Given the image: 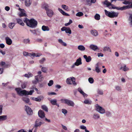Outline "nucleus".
<instances>
[{
    "label": "nucleus",
    "instance_id": "nucleus-1",
    "mask_svg": "<svg viewBox=\"0 0 132 132\" xmlns=\"http://www.w3.org/2000/svg\"><path fill=\"white\" fill-rule=\"evenodd\" d=\"M35 86L33 85L30 88V89H31V90L29 92L25 90H21V89L20 88H15V90L17 94L20 95H31L34 92V89H35Z\"/></svg>",
    "mask_w": 132,
    "mask_h": 132
},
{
    "label": "nucleus",
    "instance_id": "nucleus-2",
    "mask_svg": "<svg viewBox=\"0 0 132 132\" xmlns=\"http://www.w3.org/2000/svg\"><path fill=\"white\" fill-rule=\"evenodd\" d=\"M24 21L26 23L28 26L32 28H35L37 24V21L33 18L29 20L26 18H24Z\"/></svg>",
    "mask_w": 132,
    "mask_h": 132
},
{
    "label": "nucleus",
    "instance_id": "nucleus-3",
    "mask_svg": "<svg viewBox=\"0 0 132 132\" xmlns=\"http://www.w3.org/2000/svg\"><path fill=\"white\" fill-rule=\"evenodd\" d=\"M105 14L108 17L110 18H114L117 17L118 14V12H110L107 11L106 10H104Z\"/></svg>",
    "mask_w": 132,
    "mask_h": 132
},
{
    "label": "nucleus",
    "instance_id": "nucleus-4",
    "mask_svg": "<svg viewBox=\"0 0 132 132\" xmlns=\"http://www.w3.org/2000/svg\"><path fill=\"white\" fill-rule=\"evenodd\" d=\"M61 101L62 103H65L69 106L73 107L75 105L74 102L71 100L65 99H62Z\"/></svg>",
    "mask_w": 132,
    "mask_h": 132
},
{
    "label": "nucleus",
    "instance_id": "nucleus-5",
    "mask_svg": "<svg viewBox=\"0 0 132 132\" xmlns=\"http://www.w3.org/2000/svg\"><path fill=\"white\" fill-rule=\"evenodd\" d=\"M44 123V122L43 121V120L41 119H38L35 121L34 127L36 128L38 127H40L42 124Z\"/></svg>",
    "mask_w": 132,
    "mask_h": 132
},
{
    "label": "nucleus",
    "instance_id": "nucleus-6",
    "mask_svg": "<svg viewBox=\"0 0 132 132\" xmlns=\"http://www.w3.org/2000/svg\"><path fill=\"white\" fill-rule=\"evenodd\" d=\"M96 110L101 114H103L105 112V110L97 104L96 105Z\"/></svg>",
    "mask_w": 132,
    "mask_h": 132
},
{
    "label": "nucleus",
    "instance_id": "nucleus-7",
    "mask_svg": "<svg viewBox=\"0 0 132 132\" xmlns=\"http://www.w3.org/2000/svg\"><path fill=\"white\" fill-rule=\"evenodd\" d=\"M6 65L5 62L2 61L0 62V74L3 72V68L5 67Z\"/></svg>",
    "mask_w": 132,
    "mask_h": 132
},
{
    "label": "nucleus",
    "instance_id": "nucleus-8",
    "mask_svg": "<svg viewBox=\"0 0 132 132\" xmlns=\"http://www.w3.org/2000/svg\"><path fill=\"white\" fill-rule=\"evenodd\" d=\"M45 9L46 11V13L48 16L50 17H51L53 14V11L46 7H45Z\"/></svg>",
    "mask_w": 132,
    "mask_h": 132
},
{
    "label": "nucleus",
    "instance_id": "nucleus-9",
    "mask_svg": "<svg viewBox=\"0 0 132 132\" xmlns=\"http://www.w3.org/2000/svg\"><path fill=\"white\" fill-rule=\"evenodd\" d=\"M25 110L27 114L29 115L32 114L33 113L32 111L30 108L26 105L25 106Z\"/></svg>",
    "mask_w": 132,
    "mask_h": 132
},
{
    "label": "nucleus",
    "instance_id": "nucleus-10",
    "mask_svg": "<svg viewBox=\"0 0 132 132\" xmlns=\"http://www.w3.org/2000/svg\"><path fill=\"white\" fill-rule=\"evenodd\" d=\"M36 80H38L39 81H43L44 78L42 75H37L35 77Z\"/></svg>",
    "mask_w": 132,
    "mask_h": 132
},
{
    "label": "nucleus",
    "instance_id": "nucleus-11",
    "mask_svg": "<svg viewBox=\"0 0 132 132\" xmlns=\"http://www.w3.org/2000/svg\"><path fill=\"white\" fill-rule=\"evenodd\" d=\"M39 116L42 119H43L45 117V114L44 112L41 110H39L38 112Z\"/></svg>",
    "mask_w": 132,
    "mask_h": 132
},
{
    "label": "nucleus",
    "instance_id": "nucleus-12",
    "mask_svg": "<svg viewBox=\"0 0 132 132\" xmlns=\"http://www.w3.org/2000/svg\"><path fill=\"white\" fill-rule=\"evenodd\" d=\"M6 43L8 45H10L12 43V40L9 37H7L5 38Z\"/></svg>",
    "mask_w": 132,
    "mask_h": 132
},
{
    "label": "nucleus",
    "instance_id": "nucleus-13",
    "mask_svg": "<svg viewBox=\"0 0 132 132\" xmlns=\"http://www.w3.org/2000/svg\"><path fill=\"white\" fill-rule=\"evenodd\" d=\"M93 70L94 71V70ZM95 70L97 73H98L101 72L98 63H97L95 65Z\"/></svg>",
    "mask_w": 132,
    "mask_h": 132
},
{
    "label": "nucleus",
    "instance_id": "nucleus-14",
    "mask_svg": "<svg viewBox=\"0 0 132 132\" xmlns=\"http://www.w3.org/2000/svg\"><path fill=\"white\" fill-rule=\"evenodd\" d=\"M19 10L21 11V12L19 14V15L20 16H27L26 13L23 12L24 10L19 8Z\"/></svg>",
    "mask_w": 132,
    "mask_h": 132
},
{
    "label": "nucleus",
    "instance_id": "nucleus-15",
    "mask_svg": "<svg viewBox=\"0 0 132 132\" xmlns=\"http://www.w3.org/2000/svg\"><path fill=\"white\" fill-rule=\"evenodd\" d=\"M90 48L94 51H95L97 50L98 49V48L97 46L96 45L91 44L89 46Z\"/></svg>",
    "mask_w": 132,
    "mask_h": 132
},
{
    "label": "nucleus",
    "instance_id": "nucleus-16",
    "mask_svg": "<svg viewBox=\"0 0 132 132\" xmlns=\"http://www.w3.org/2000/svg\"><path fill=\"white\" fill-rule=\"evenodd\" d=\"M90 33L91 34L95 37L97 36L98 35V33L96 30H93L90 31Z\"/></svg>",
    "mask_w": 132,
    "mask_h": 132
},
{
    "label": "nucleus",
    "instance_id": "nucleus-17",
    "mask_svg": "<svg viewBox=\"0 0 132 132\" xmlns=\"http://www.w3.org/2000/svg\"><path fill=\"white\" fill-rule=\"evenodd\" d=\"M32 3L31 0H25L24 2L25 6L27 7H29L31 5Z\"/></svg>",
    "mask_w": 132,
    "mask_h": 132
},
{
    "label": "nucleus",
    "instance_id": "nucleus-18",
    "mask_svg": "<svg viewBox=\"0 0 132 132\" xmlns=\"http://www.w3.org/2000/svg\"><path fill=\"white\" fill-rule=\"evenodd\" d=\"M81 64V58L80 57L77 59L76 62L75 63V64L77 66H78Z\"/></svg>",
    "mask_w": 132,
    "mask_h": 132
},
{
    "label": "nucleus",
    "instance_id": "nucleus-19",
    "mask_svg": "<svg viewBox=\"0 0 132 132\" xmlns=\"http://www.w3.org/2000/svg\"><path fill=\"white\" fill-rule=\"evenodd\" d=\"M83 57L85 59L86 62H90L92 58L90 56H88L87 57L86 55H84Z\"/></svg>",
    "mask_w": 132,
    "mask_h": 132
},
{
    "label": "nucleus",
    "instance_id": "nucleus-20",
    "mask_svg": "<svg viewBox=\"0 0 132 132\" xmlns=\"http://www.w3.org/2000/svg\"><path fill=\"white\" fill-rule=\"evenodd\" d=\"M16 20L17 21V23L19 24L22 26H24V24L23 23L22 20L19 18H17L16 19Z\"/></svg>",
    "mask_w": 132,
    "mask_h": 132
},
{
    "label": "nucleus",
    "instance_id": "nucleus-21",
    "mask_svg": "<svg viewBox=\"0 0 132 132\" xmlns=\"http://www.w3.org/2000/svg\"><path fill=\"white\" fill-rule=\"evenodd\" d=\"M78 90L81 94H82L83 95L84 97H85L87 96V94L84 93L80 88H78Z\"/></svg>",
    "mask_w": 132,
    "mask_h": 132
},
{
    "label": "nucleus",
    "instance_id": "nucleus-22",
    "mask_svg": "<svg viewBox=\"0 0 132 132\" xmlns=\"http://www.w3.org/2000/svg\"><path fill=\"white\" fill-rule=\"evenodd\" d=\"M42 29L44 31H48L50 30V28L48 26L44 25L42 26Z\"/></svg>",
    "mask_w": 132,
    "mask_h": 132
},
{
    "label": "nucleus",
    "instance_id": "nucleus-23",
    "mask_svg": "<svg viewBox=\"0 0 132 132\" xmlns=\"http://www.w3.org/2000/svg\"><path fill=\"white\" fill-rule=\"evenodd\" d=\"M22 100L26 103H29V105L31 104L29 103V98L26 97H23L22 98Z\"/></svg>",
    "mask_w": 132,
    "mask_h": 132
},
{
    "label": "nucleus",
    "instance_id": "nucleus-24",
    "mask_svg": "<svg viewBox=\"0 0 132 132\" xmlns=\"http://www.w3.org/2000/svg\"><path fill=\"white\" fill-rule=\"evenodd\" d=\"M93 118L94 120H97L100 118V116L98 114L95 113L93 115Z\"/></svg>",
    "mask_w": 132,
    "mask_h": 132
},
{
    "label": "nucleus",
    "instance_id": "nucleus-25",
    "mask_svg": "<svg viewBox=\"0 0 132 132\" xmlns=\"http://www.w3.org/2000/svg\"><path fill=\"white\" fill-rule=\"evenodd\" d=\"M58 10L63 15L65 16H69L68 14L65 12L62 9L59 8Z\"/></svg>",
    "mask_w": 132,
    "mask_h": 132
},
{
    "label": "nucleus",
    "instance_id": "nucleus-26",
    "mask_svg": "<svg viewBox=\"0 0 132 132\" xmlns=\"http://www.w3.org/2000/svg\"><path fill=\"white\" fill-rule=\"evenodd\" d=\"M31 55L33 57H39L42 55L41 53H37V54L34 52L31 53Z\"/></svg>",
    "mask_w": 132,
    "mask_h": 132
},
{
    "label": "nucleus",
    "instance_id": "nucleus-27",
    "mask_svg": "<svg viewBox=\"0 0 132 132\" xmlns=\"http://www.w3.org/2000/svg\"><path fill=\"white\" fill-rule=\"evenodd\" d=\"M78 49L81 51H84L85 49V47L82 45H79L78 47Z\"/></svg>",
    "mask_w": 132,
    "mask_h": 132
},
{
    "label": "nucleus",
    "instance_id": "nucleus-28",
    "mask_svg": "<svg viewBox=\"0 0 132 132\" xmlns=\"http://www.w3.org/2000/svg\"><path fill=\"white\" fill-rule=\"evenodd\" d=\"M103 4L106 5L107 7L111 5V4L107 0H105L103 3Z\"/></svg>",
    "mask_w": 132,
    "mask_h": 132
},
{
    "label": "nucleus",
    "instance_id": "nucleus-29",
    "mask_svg": "<svg viewBox=\"0 0 132 132\" xmlns=\"http://www.w3.org/2000/svg\"><path fill=\"white\" fill-rule=\"evenodd\" d=\"M58 40L59 43H60V44H61L62 45L64 46H67V44L66 43L63 42L62 39H59Z\"/></svg>",
    "mask_w": 132,
    "mask_h": 132
},
{
    "label": "nucleus",
    "instance_id": "nucleus-30",
    "mask_svg": "<svg viewBox=\"0 0 132 132\" xmlns=\"http://www.w3.org/2000/svg\"><path fill=\"white\" fill-rule=\"evenodd\" d=\"M15 24L14 23L11 22L9 23L8 26L9 28L11 29H12L15 26Z\"/></svg>",
    "mask_w": 132,
    "mask_h": 132
},
{
    "label": "nucleus",
    "instance_id": "nucleus-31",
    "mask_svg": "<svg viewBox=\"0 0 132 132\" xmlns=\"http://www.w3.org/2000/svg\"><path fill=\"white\" fill-rule=\"evenodd\" d=\"M71 81H72V84H73L74 86L77 85V84L75 82V79L74 77H71Z\"/></svg>",
    "mask_w": 132,
    "mask_h": 132
},
{
    "label": "nucleus",
    "instance_id": "nucleus-32",
    "mask_svg": "<svg viewBox=\"0 0 132 132\" xmlns=\"http://www.w3.org/2000/svg\"><path fill=\"white\" fill-rule=\"evenodd\" d=\"M94 17L95 19L97 20H99L100 19V15L97 13L94 16Z\"/></svg>",
    "mask_w": 132,
    "mask_h": 132
},
{
    "label": "nucleus",
    "instance_id": "nucleus-33",
    "mask_svg": "<svg viewBox=\"0 0 132 132\" xmlns=\"http://www.w3.org/2000/svg\"><path fill=\"white\" fill-rule=\"evenodd\" d=\"M7 119L6 115H3L0 116V121H3L6 120Z\"/></svg>",
    "mask_w": 132,
    "mask_h": 132
},
{
    "label": "nucleus",
    "instance_id": "nucleus-34",
    "mask_svg": "<svg viewBox=\"0 0 132 132\" xmlns=\"http://www.w3.org/2000/svg\"><path fill=\"white\" fill-rule=\"evenodd\" d=\"M65 31L66 33H68L69 34H71V30L70 28L69 27H66V29L65 30Z\"/></svg>",
    "mask_w": 132,
    "mask_h": 132
},
{
    "label": "nucleus",
    "instance_id": "nucleus-35",
    "mask_svg": "<svg viewBox=\"0 0 132 132\" xmlns=\"http://www.w3.org/2000/svg\"><path fill=\"white\" fill-rule=\"evenodd\" d=\"M103 50L104 51H108L110 52L111 51V50L109 47L105 46L104 47Z\"/></svg>",
    "mask_w": 132,
    "mask_h": 132
},
{
    "label": "nucleus",
    "instance_id": "nucleus-36",
    "mask_svg": "<svg viewBox=\"0 0 132 132\" xmlns=\"http://www.w3.org/2000/svg\"><path fill=\"white\" fill-rule=\"evenodd\" d=\"M31 53H29L26 52H23V55L26 56H31Z\"/></svg>",
    "mask_w": 132,
    "mask_h": 132
},
{
    "label": "nucleus",
    "instance_id": "nucleus-37",
    "mask_svg": "<svg viewBox=\"0 0 132 132\" xmlns=\"http://www.w3.org/2000/svg\"><path fill=\"white\" fill-rule=\"evenodd\" d=\"M97 92L98 94L100 95H103V94L102 90L98 89L97 90Z\"/></svg>",
    "mask_w": 132,
    "mask_h": 132
},
{
    "label": "nucleus",
    "instance_id": "nucleus-38",
    "mask_svg": "<svg viewBox=\"0 0 132 132\" xmlns=\"http://www.w3.org/2000/svg\"><path fill=\"white\" fill-rule=\"evenodd\" d=\"M84 103L85 104H91L92 102L89 99H86L84 101Z\"/></svg>",
    "mask_w": 132,
    "mask_h": 132
},
{
    "label": "nucleus",
    "instance_id": "nucleus-39",
    "mask_svg": "<svg viewBox=\"0 0 132 132\" xmlns=\"http://www.w3.org/2000/svg\"><path fill=\"white\" fill-rule=\"evenodd\" d=\"M33 76V75L30 73H28V74H26L24 75V77L28 78L31 77H32Z\"/></svg>",
    "mask_w": 132,
    "mask_h": 132
},
{
    "label": "nucleus",
    "instance_id": "nucleus-40",
    "mask_svg": "<svg viewBox=\"0 0 132 132\" xmlns=\"http://www.w3.org/2000/svg\"><path fill=\"white\" fill-rule=\"evenodd\" d=\"M131 8H132V2L131 3V4L130 5H129L125 6H124V10Z\"/></svg>",
    "mask_w": 132,
    "mask_h": 132
},
{
    "label": "nucleus",
    "instance_id": "nucleus-41",
    "mask_svg": "<svg viewBox=\"0 0 132 132\" xmlns=\"http://www.w3.org/2000/svg\"><path fill=\"white\" fill-rule=\"evenodd\" d=\"M51 103L53 105H55L57 103V100L56 99L51 100L50 101Z\"/></svg>",
    "mask_w": 132,
    "mask_h": 132
},
{
    "label": "nucleus",
    "instance_id": "nucleus-42",
    "mask_svg": "<svg viewBox=\"0 0 132 132\" xmlns=\"http://www.w3.org/2000/svg\"><path fill=\"white\" fill-rule=\"evenodd\" d=\"M42 109L46 112L48 111V109L47 107L45 105H43L42 106Z\"/></svg>",
    "mask_w": 132,
    "mask_h": 132
},
{
    "label": "nucleus",
    "instance_id": "nucleus-43",
    "mask_svg": "<svg viewBox=\"0 0 132 132\" xmlns=\"http://www.w3.org/2000/svg\"><path fill=\"white\" fill-rule=\"evenodd\" d=\"M71 77L68 78L66 80V82L68 84L71 85L72 84V83L71 82Z\"/></svg>",
    "mask_w": 132,
    "mask_h": 132
},
{
    "label": "nucleus",
    "instance_id": "nucleus-44",
    "mask_svg": "<svg viewBox=\"0 0 132 132\" xmlns=\"http://www.w3.org/2000/svg\"><path fill=\"white\" fill-rule=\"evenodd\" d=\"M129 20L130 21V23L132 26V13L129 14Z\"/></svg>",
    "mask_w": 132,
    "mask_h": 132
},
{
    "label": "nucleus",
    "instance_id": "nucleus-45",
    "mask_svg": "<svg viewBox=\"0 0 132 132\" xmlns=\"http://www.w3.org/2000/svg\"><path fill=\"white\" fill-rule=\"evenodd\" d=\"M41 70L43 72L45 73L47 70V68L46 67H43L42 68Z\"/></svg>",
    "mask_w": 132,
    "mask_h": 132
},
{
    "label": "nucleus",
    "instance_id": "nucleus-46",
    "mask_svg": "<svg viewBox=\"0 0 132 132\" xmlns=\"http://www.w3.org/2000/svg\"><path fill=\"white\" fill-rule=\"evenodd\" d=\"M83 15V13L81 12H79L77 13L76 14V15L77 16L80 17L82 16Z\"/></svg>",
    "mask_w": 132,
    "mask_h": 132
},
{
    "label": "nucleus",
    "instance_id": "nucleus-47",
    "mask_svg": "<svg viewBox=\"0 0 132 132\" xmlns=\"http://www.w3.org/2000/svg\"><path fill=\"white\" fill-rule=\"evenodd\" d=\"M89 82L90 84H93L94 82V79L90 77L88 79Z\"/></svg>",
    "mask_w": 132,
    "mask_h": 132
},
{
    "label": "nucleus",
    "instance_id": "nucleus-48",
    "mask_svg": "<svg viewBox=\"0 0 132 132\" xmlns=\"http://www.w3.org/2000/svg\"><path fill=\"white\" fill-rule=\"evenodd\" d=\"M53 81L52 80H50L48 84V86H51L53 84Z\"/></svg>",
    "mask_w": 132,
    "mask_h": 132
},
{
    "label": "nucleus",
    "instance_id": "nucleus-49",
    "mask_svg": "<svg viewBox=\"0 0 132 132\" xmlns=\"http://www.w3.org/2000/svg\"><path fill=\"white\" fill-rule=\"evenodd\" d=\"M62 7L66 10L68 11L69 10L68 7L64 5H62Z\"/></svg>",
    "mask_w": 132,
    "mask_h": 132
},
{
    "label": "nucleus",
    "instance_id": "nucleus-50",
    "mask_svg": "<svg viewBox=\"0 0 132 132\" xmlns=\"http://www.w3.org/2000/svg\"><path fill=\"white\" fill-rule=\"evenodd\" d=\"M115 88L118 91H120L121 90V88L120 86H116L115 87Z\"/></svg>",
    "mask_w": 132,
    "mask_h": 132
},
{
    "label": "nucleus",
    "instance_id": "nucleus-51",
    "mask_svg": "<svg viewBox=\"0 0 132 132\" xmlns=\"http://www.w3.org/2000/svg\"><path fill=\"white\" fill-rule=\"evenodd\" d=\"M36 33H37L36 35H40L41 33L40 30L38 29H36Z\"/></svg>",
    "mask_w": 132,
    "mask_h": 132
},
{
    "label": "nucleus",
    "instance_id": "nucleus-52",
    "mask_svg": "<svg viewBox=\"0 0 132 132\" xmlns=\"http://www.w3.org/2000/svg\"><path fill=\"white\" fill-rule=\"evenodd\" d=\"M106 116L108 117H111V113L108 111H107L105 112Z\"/></svg>",
    "mask_w": 132,
    "mask_h": 132
},
{
    "label": "nucleus",
    "instance_id": "nucleus-53",
    "mask_svg": "<svg viewBox=\"0 0 132 132\" xmlns=\"http://www.w3.org/2000/svg\"><path fill=\"white\" fill-rule=\"evenodd\" d=\"M131 2L130 0H124V4H129L131 3Z\"/></svg>",
    "mask_w": 132,
    "mask_h": 132
},
{
    "label": "nucleus",
    "instance_id": "nucleus-54",
    "mask_svg": "<svg viewBox=\"0 0 132 132\" xmlns=\"http://www.w3.org/2000/svg\"><path fill=\"white\" fill-rule=\"evenodd\" d=\"M23 42L26 44L29 43L30 42V40L29 39H24L23 40Z\"/></svg>",
    "mask_w": 132,
    "mask_h": 132
},
{
    "label": "nucleus",
    "instance_id": "nucleus-55",
    "mask_svg": "<svg viewBox=\"0 0 132 132\" xmlns=\"http://www.w3.org/2000/svg\"><path fill=\"white\" fill-rule=\"evenodd\" d=\"M115 9L118 10H124V6L121 7H116Z\"/></svg>",
    "mask_w": 132,
    "mask_h": 132
},
{
    "label": "nucleus",
    "instance_id": "nucleus-56",
    "mask_svg": "<svg viewBox=\"0 0 132 132\" xmlns=\"http://www.w3.org/2000/svg\"><path fill=\"white\" fill-rule=\"evenodd\" d=\"M62 113H64L65 115V114L67 113V111L66 109H62Z\"/></svg>",
    "mask_w": 132,
    "mask_h": 132
},
{
    "label": "nucleus",
    "instance_id": "nucleus-57",
    "mask_svg": "<svg viewBox=\"0 0 132 132\" xmlns=\"http://www.w3.org/2000/svg\"><path fill=\"white\" fill-rule=\"evenodd\" d=\"M45 59L44 58H42L39 61V63L40 64H43L44 62L45 61Z\"/></svg>",
    "mask_w": 132,
    "mask_h": 132
},
{
    "label": "nucleus",
    "instance_id": "nucleus-58",
    "mask_svg": "<svg viewBox=\"0 0 132 132\" xmlns=\"http://www.w3.org/2000/svg\"><path fill=\"white\" fill-rule=\"evenodd\" d=\"M30 31L34 35H36V34H37L36 33V29L33 30H30Z\"/></svg>",
    "mask_w": 132,
    "mask_h": 132
},
{
    "label": "nucleus",
    "instance_id": "nucleus-59",
    "mask_svg": "<svg viewBox=\"0 0 132 132\" xmlns=\"http://www.w3.org/2000/svg\"><path fill=\"white\" fill-rule=\"evenodd\" d=\"M48 95H56L57 94L55 93L54 92H48Z\"/></svg>",
    "mask_w": 132,
    "mask_h": 132
},
{
    "label": "nucleus",
    "instance_id": "nucleus-60",
    "mask_svg": "<svg viewBox=\"0 0 132 132\" xmlns=\"http://www.w3.org/2000/svg\"><path fill=\"white\" fill-rule=\"evenodd\" d=\"M32 99L34 101H36L38 102H40V100L39 99L38 97L37 98L33 97L32 98Z\"/></svg>",
    "mask_w": 132,
    "mask_h": 132
},
{
    "label": "nucleus",
    "instance_id": "nucleus-61",
    "mask_svg": "<svg viewBox=\"0 0 132 132\" xmlns=\"http://www.w3.org/2000/svg\"><path fill=\"white\" fill-rule=\"evenodd\" d=\"M80 128L83 130H85L86 129V127L84 125H81L80 126Z\"/></svg>",
    "mask_w": 132,
    "mask_h": 132
},
{
    "label": "nucleus",
    "instance_id": "nucleus-62",
    "mask_svg": "<svg viewBox=\"0 0 132 132\" xmlns=\"http://www.w3.org/2000/svg\"><path fill=\"white\" fill-rule=\"evenodd\" d=\"M129 68L126 66V65H124V71H128L129 70Z\"/></svg>",
    "mask_w": 132,
    "mask_h": 132
},
{
    "label": "nucleus",
    "instance_id": "nucleus-63",
    "mask_svg": "<svg viewBox=\"0 0 132 132\" xmlns=\"http://www.w3.org/2000/svg\"><path fill=\"white\" fill-rule=\"evenodd\" d=\"M38 81H39L38 80H33L32 81V82L33 84H37Z\"/></svg>",
    "mask_w": 132,
    "mask_h": 132
},
{
    "label": "nucleus",
    "instance_id": "nucleus-64",
    "mask_svg": "<svg viewBox=\"0 0 132 132\" xmlns=\"http://www.w3.org/2000/svg\"><path fill=\"white\" fill-rule=\"evenodd\" d=\"M21 87L23 89H24L26 87V85L24 83L22 84L21 85Z\"/></svg>",
    "mask_w": 132,
    "mask_h": 132
}]
</instances>
